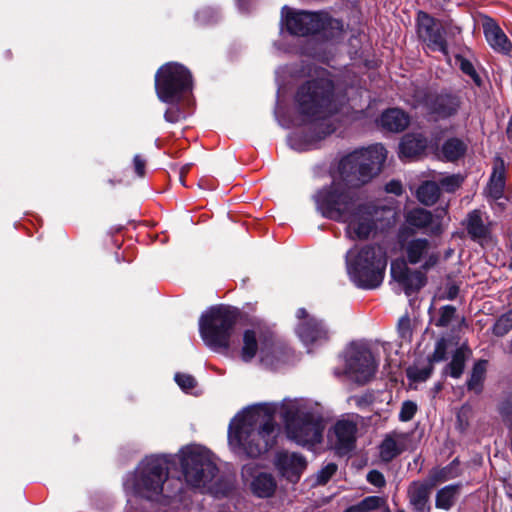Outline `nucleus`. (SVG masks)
<instances>
[{"label":"nucleus","instance_id":"nucleus-1","mask_svg":"<svg viewBox=\"0 0 512 512\" xmlns=\"http://www.w3.org/2000/svg\"><path fill=\"white\" fill-rule=\"evenodd\" d=\"M387 151L381 144L356 150L343 157L338 166L340 179L319 190L314 200L317 209L329 219L345 222L351 240H366L376 230L385 209L359 202L356 188L368 183L382 168Z\"/></svg>","mask_w":512,"mask_h":512},{"label":"nucleus","instance_id":"nucleus-2","mask_svg":"<svg viewBox=\"0 0 512 512\" xmlns=\"http://www.w3.org/2000/svg\"><path fill=\"white\" fill-rule=\"evenodd\" d=\"M228 440L234 449L251 458L267 452L275 442L273 414L264 407L246 411L230 423Z\"/></svg>","mask_w":512,"mask_h":512},{"label":"nucleus","instance_id":"nucleus-3","mask_svg":"<svg viewBox=\"0 0 512 512\" xmlns=\"http://www.w3.org/2000/svg\"><path fill=\"white\" fill-rule=\"evenodd\" d=\"M297 111L309 121L325 119L340 109L345 96L327 73L303 82L294 96Z\"/></svg>","mask_w":512,"mask_h":512},{"label":"nucleus","instance_id":"nucleus-4","mask_svg":"<svg viewBox=\"0 0 512 512\" xmlns=\"http://www.w3.org/2000/svg\"><path fill=\"white\" fill-rule=\"evenodd\" d=\"M347 270L356 286L364 289L377 288L383 281L387 257L380 246L365 245L360 250L346 253Z\"/></svg>","mask_w":512,"mask_h":512},{"label":"nucleus","instance_id":"nucleus-5","mask_svg":"<svg viewBox=\"0 0 512 512\" xmlns=\"http://www.w3.org/2000/svg\"><path fill=\"white\" fill-rule=\"evenodd\" d=\"M239 313L237 309L214 306L201 315L199 331L204 343L215 352H226L231 345Z\"/></svg>","mask_w":512,"mask_h":512},{"label":"nucleus","instance_id":"nucleus-6","mask_svg":"<svg viewBox=\"0 0 512 512\" xmlns=\"http://www.w3.org/2000/svg\"><path fill=\"white\" fill-rule=\"evenodd\" d=\"M287 30L298 36L319 34L326 40L339 38L343 33L342 21L332 18L326 12H308L286 9Z\"/></svg>","mask_w":512,"mask_h":512},{"label":"nucleus","instance_id":"nucleus-7","mask_svg":"<svg viewBox=\"0 0 512 512\" xmlns=\"http://www.w3.org/2000/svg\"><path fill=\"white\" fill-rule=\"evenodd\" d=\"M168 478V466L160 457L146 458L136 473L126 481L125 486L136 496L154 500L163 491V484Z\"/></svg>","mask_w":512,"mask_h":512},{"label":"nucleus","instance_id":"nucleus-8","mask_svg":"<svg viewBox=\"0 0 512 512\" xmlns=\"http://www.w3.org/2000/svg\"><path fill=\"white\" fill-rule=\"evenodd\" d=\"M287 437L301 446L320 443L324 424L322 418L307 409L290 408L285 413Z\"/></svg>","mask_w":512,"mask_h":512},{"label":"nucleus","instance_id":"nucleus-9","mask_svg":"<svg viewBox=\"0 0 512 512\" xmlns=\"http://www.w3.org/2000/svg\"><path fill=\"white\" fill-rule=\"evenodd\" d=\"M192 87V75L182 64L176 62L161 66L155 75V88L158 98L165 103L179 100L181 95Z\"/></svg>","mask_w":512,"mask_h":512},{"label":"nucleus","instance_id":"nucleus-10","mask_svg":"<svg viewBox=\"0 0 512 512\" xmlns=\"http://www.w3.org/2000/svg\"><path fill=\"white\" fill-rule=\"evenodd\" d=\"M183 476L188 485L202 488L215 478L218 468L208 454L197 449L183 452L181 459Z\"/></svg>","mask_w":512,"mask_h":512},{"label":"nucleus","instance_id":"nucleus-11","mask_svg":"<svg viewBox=\"0 0 512 512\" xmlns=\"http://www.w3.org/2000/svg\"><path fill=\"white\" fill-rule=\"evenodd\" d=\"M378 362L365 344L353 343L347 350L344 374L360 385L366 384L374 376Z\"/></svg>","mask_w":512,"mask_h":512},{"label":"nucleus","instance_id":"nucleus-12","mask_svg":"<svg viewBox=\"0 0 512 512\" xmlns=\"http://www.w3.org/2000/svg\"><path fill=\"white\" fill-rule=\"evenodd\" d=\"M413 234L414 231L409 227H401L398 231V242L410 264H421V269L428 271L438 263L440 254L426 238L408 240Z\"/></svg>","mask_w":512,"mask_h":512},{"label":"nucleus","instance_id":"nucleus-13","mask_svg":"<svg viewBox=\"0 0 512 512\" xmlns=\"http://www.w3.org/2000/svg\"><path fill=\"white\" fill-rule=\"evenodd\" d=\"M416 32L419 41L427 50L448 56L446 30L440 20L420 10L416 17Z\"/></svg>","mask_w":512,"mask_h":512},{"label":"nucleus","instance_id":"nucleus-14","mask_svg":"<svg viewBox=\"0 0 512 512\" xmlns=\"http://www.w3.org/2000/svg\"><path fill=\"white\" fill-rule=\"evenodd\" d=\"M296 318L299 321L296 333L305 345H320L329 340L328 327L305 308L297 310Z\"/></svg>","mask_w":512,"mask_h":512},{"label":"nucleus","instance_id":"nucleus-15","mask_svg":"<svg viewBox=\"0 0 512 512\" xmlns=\"http://www.w3.org/2000/svg\"><path fill=\"white\" fill-rule=\"evenodd\" d=\"M421 103L429 115L436 119H446L458 113L462 101L460 96L453 93H426Z\"/></svg>","mask_w":512,"mask_h":512},{"label":"nucleus","instance_id":"nucleus-16","mask_svg":"<svg viewBox=\"0 0 512 512\" xmlns=\"http://www.w3.org/2000/svg\"><path fill=\"white\" fill-rule=\"evenodd\" d=\"M446 214V208L436 209L435 214L424 208H414L406 213L405 221L411 227L427 230L430 235H439L443 232V219Z\"/></svg>","mask_w":512,"mask_h":512},{"label":"nucleus","instance_id":"nucleus-17","mask_svg":"<svg viewBox=\"0 0 512 512\" xmlns=\"http://www.w3.org/2000/svg\"><path fill=\"white\" fill-rule=\"evenodd\" d=\"M357 431V424L352 420L341 419L335 423L330 441L338 455H347L355 449Z\"/></svg>","mask_w":512,"mask_h":512},{"label":"nucleus","instance_id":"nucleus-18","mask_svg":"<svg viewBox=\"0 0 512 512\" xmlns=\"http://www.w3.org/2000/svg\"><path fill=\"white\" fill-rule=\"evenodd\" d=\"M391 275L403 287L408 296L419 291L427 280L421 270H411L404 260H396L391 263Z\"/></svg>","mask_w":512,"mask_h":512},{"label":"nucleus","instance_id":"nucleus-19","mask_svg":"<svg viewBox=\"0 0 512 512\" xmlns=\"http://www.w3.org/2000/svg\"><path fill=\"white\" fill-rule=\"evenodd\" d=\"M433 482L427 480H414L409 483L406 490V497L412 512H431L430 502Z\"/></svg>","mask_w":512,"mask_h":512},{"label":"nucleus","instance_id":"nucleus-20","mask_svg":"<svg viewBox=\"0 0 512 512\" xmlns=\"http://www.w3.org/2000/svg\"><path fill=\"white\" fill-rule=\"evenodd\" d=\"M275 465L284 478L296 483L306 469L307 461L299 453L283 451L277 454Z\"/></svg>","mask_w":512,"mask_h":512},{"label":"nucleus","instance_id":"nucleus-21","mask_svg":"<svg viewBox=\"0 0 512 512\" xmlns=\"http://www.w3.org/2000/svg\"><path fill=\"white\" fill-rule=\"evenodd\" d=\"M464 225L467 234L473 241L483 245L490 240L492 222L488 220V217H484V213L481 210L475 209L469 212Z\"/></svg>","mask_w":512,"mask_h":512},{"label":"nucleus","instance_id":"nucleus-22","mask_svg":"<svg viewBox=\"0 0 512 512\" xmlns=\"http://www.w3.org/2000/svg\"><path fill=\"white\" fill-rule=\"evenodd\" d=\"M408 435L403 432L392 431L385 435L379 446V455L382 461L391 462L407 448Z\"/></svg>","mask_w":512,"mask_h":512},{"label":"nucleus","instance_id":"nucleus-23","mask_svg":"<svg viewBox=\"0 0 512 512\" xmlns=\"http://www.w3.org/2000/svg\"><path fill=\"white\" fill-rule=\"evenodd\" d=\"M506 185V170L504 161L496 158L489 181L484 189V195L487 199H503Z\"/></svg>","mask_w":512,"mask_h":512},{"label":"nucleus","instance_id":"nucleus-24","mask_svg":"<svg viewBox=\"0 0 512 512\" xmlns=\"http://www.w3.org/2000/svg\"><path fill=\"white\" fill-rule=\"evenodd\" d=\"M484 35L489 45L498 52L507 54L511 51L512 44L503 30L493 21H487L483 25Z\"/></svg>","mask_w":512,"mask_h":512},{"label":"nucleus","instance_id":"nucleus-25","mask_svg":"<svg viewBox=\"0 0 512 512\" xmlns=\"http://www.w3.org/2000/svg\"><path fill=\"white\" fill-rule=\"evenodd\" d=\"M427 139L422 134H406L400 143L401 158H416L427 148Z\"/></svg>","mask_w":512,"mask_h":512},{"label":"nucleus","instance_id":"nucleus-26","mask_svg":"<svg viewBox=\"0 0 512 512\" xmlns=\"http://www.w3.org/2000/svg\"><path fill=\"white\" fill-rule=\"evenodd\" d=\"M381 126L391 132H401L409 125V116L398 108L384 111L380 118Z\"/></svg>","mask_w":512,"mask_h":512},{"label":"nucleus","instance_id":"nucleus-27","mask_svg":"<svg viewBox=\"0 0 512 512\" xmlns=\"http://www.w3.org/2000/svg\"><path fill=\"white\" fill-rule=\"evenodd\" d=\"M250 488L257 497L268 498L271 497L276 490V481L272 474L260 472L253 477Z\"/></svg>","mask_w":512,"mask_h":512},{"label":"nucleus","instance_id":"nucleus-28","mask_svg":"<svg viewBox=\"0 0 512 512\" xmlns=\"http://www.w3.org/2000/svg\"><path fill=\"white\" fill-rule=\"evenodd\" d=\"M264 333L260 329H247L243 333V346L241 357L245 362H250L258 352V342L262 340Z\"/></svg>","mask_w":512,"mask_h":512},{"label":"nucleus","instance_id":"nucleus-29","mask_svg":"<svg viewBox=\"0 0 512 512\" xmlns=\"http://www.w3.org/2000/svg\"><path fill=\"white\" fill-rule=\"evenodd\" d=\"M461 487V484H450L439 489L435 496V507L450 510L460 496Z\"/></svg>","mask_w":512,"mask_h":512},{"label":"nucleus","instance_id":"nucleus-30","mask_svg":"<svg viewBox=\"0 0 512 512\" xmlns=\"http://www.w3.org/2000/svg\"><path fill=\"white\" fill-rule=\"evenodd\" d=\"M386 497L367 496L355 505L349 506L343 512H373L386 508Z\"/></svg>","mask_w":512,"mask_h":512},{"label":"nucleus","instance_id":"nucleus-31","mask_svg":"<svg viewBox=\"0 0 512 512\" xmlns=\"http://www.w3.org/2000/svg\"><path fill=\"white\" fill-rule=\"evenodd\" d=\"M467 145L466 143L456 137L447 139L441 148V152L446 160L448 161H456L459 158L463 157L466 153Z\"/></svg>","mask_w":512,"mask_h":512},{"label":"nucleus","instance_id":"nucleus-32","mask_svg":"<svg viewBox=\"0 0 512 512\" xmlns=\"http://www.w3.org/2000/svg\"><path fill=\"white\" fill-rule=\"evenodd\" d=\"M486 360H479L472 368L469 380L467 381V388L475 394H480L483 390V382L486 374Z\"/></svg>","mask_w":512,"mask_h":512},{"label":"nucleus","instance_id":"nucleus-33","mask_svg":"<svg viewBox=\"0 0 512 512\" xmlns=\"http://www.w3.org/2000/svg\"><path fill=\"white\" fill-rule=\"evenodd\" d=\"M440 197V187L434 181H426L424 182L417 190V198L418 200L426 205L431 206Z\"/></svg>","mask_w":512,"mask_h":512},{"label":"nucleus","instance_id":"nucleus-34","mask_svg":"<svg viewBox=\"0 0 512 512\" xmlns=\"http://www.w3.org/2000/svg\"><path fill=\"white\" fill-rule=\"evenodd\" d=\"M466 362V354L464 348H458L454 352L450 363L446 366L445 371L453 378H460Z\"/></svg>","mask_w":512,"mask_h":512},{"label":"nucleus","instance_id":"nucleus-35","mask_svg":"<svg viewBox=\"0 0 512 512\" xmlns=\"http://www.w3.org/2000/svg\"><path fill=\"white\" fill-rule=\"evenodd\" d=\"M512 330V311L502 314L494 323L492 333L497 337H503Z\"/></svg>","mask_w":512,"mask_h":512},{"label":"nucleus","instance_id":"nucleus-36","mask_svg":"<svg viewBox=\"0 0 512 512\" xmlns=\"http://www.w3.org/2000/svg\"><path fill=\"white\" fill-rule=\"evenodd\" d=\"M433 372V365L428 362V365L425 367H409L406 370V374L408 379H410L413 382H424L426 381Z\"/></svg>","mask_w":512,"mask_h":512},{"label":"nucleus","instance_id":"nucleus-37","mask_svg":"<svg viewBox=\"0 0 512 512\" xmlns=\"http://www.w3.org/2000/svg\"><path fill=\"white\" fill-rule=\"evenodd\" d=\"M456 317V308L453 305H445L439 309V316L434 320L437 327H447Z\"/></svg>","mask_w":512,"mask_h":512},{"label":"nucleus","instance_id":"nucleus-38","mask_svg":"<svg viewBox=\"0 0 512 512\" xmlns=\"http://www.w3.org/2000/svg\"><path fill=\"white\" fill-rule=\"evenodd\" d=\"M397 331L402 341L410 342L412 339V327L409 316L405 315L401 317L397 324Z\"/></svg>","mask_w":512,"mask_h":512},{"label":"nucleus","instance_id":"nucleus-39","mask_svg":"<svg viewBox=\"0 0 512 512\" xmlns=\"http://www.w3.org/2000/svg\"><path fill=\"white\" fill-rule=\"evenodd\" d=\"M418 406L414 401L406 400L402 403L399 412V420L401 422H408L412 420L417 413Z\"/></svg>","mask_w":512,"mask_h":512},{"label":"nucleus","instance_id":"nucleus-40","mask_svg":"<svg viewBox=\"0 0 512 512\" xmlns=\"http://www.w3.org/2000/svg\"><path fill=\"white\" fill-rule=\"evenodd\" d=\"M456 60L460 65L461 71L464 74L470 76L472 78V80L475 82V84L479 86L481 84V79H480L479 75L477 74L473 64L469 60H467L466 58H464L462 56H457Z\"/></svg>","mask_w":512,"mask_h":512},{"label":"nucleus","instance_id":"nucleus-41","mask_svg":"<svg viewBox=\"0 0 512 512\" xmlns=\"http://www.w3.org/2000/svg\"><path fill=\"white\" fill-rule=\"evenodd\" d=\"M462 177L460 175H449L440 179L439 184L447 192H454L462 184Z\"/></svg>","mask_w":512,"mask_h":512},{"label":"nucleus","instance_id":"nucleus-42","mask_svg":"<svg viewBox=\"0 0 512 512\" xmlns=\"http://www.w3.org/2000/svg\"><path fill=\"white\" fill-rule=\"evenodd\" d=\"M446 342L444 339H441L436 342L433 353L428 357V362L432 365L436 362H441L446 358Z\"/></svg>","mask_w":512,"mask_h":512},{"label":"nucleus","instance_id":"nucleus-43","mask_svg":"<svg viewBox=\"0 0 512 512\" xmlns=\"http://www.w3.org/2000/svg\"><path fill=\"white\" fill-rule=\"evenodd\" d=\"M174 378L180 388L186 392L191 391L197 384L196 379L190 374L176 373Z\"/></svg>","mask_w":512,"mask_h":512},{"label":"nucleus","instance_id":"nucleus-44","mask_svg":"<svg viewBox=\"0 0 512 512\" xmlns=\"http://www.w3.org/2000/svg\"><path fill=\"white\" fill-rule=\"evenodd\" d=\"M337 465L335 463H328L324 466L316 476V483L319 485L326 484L331 477L336 473Z\"/></svg>","mask_w":512,"mask_h":512},{"label":"nucleus","instance_id":"nucleus-45","mask_svg":"<svg viewBox=\"0 0 512 512\" xmlns=\"http://www.w3.org/2000/svg\"><path fill=\"white\" fill-rule=\"evenodd\" d=\"M367 481L377 488H382L386 485V480L383 473L378 470L369 471L367 474Z\"/></svg>","mask_w":512,"mask_h":512},{"label":"nucleus","instance_id":"nucleus-46","mask_svg":"<svg viewBox=\"0 0 512 512\" xmlns=\"http://www.w3.org/2000/svg\"><path fill=\"white\" fill-rule=\"evenodd\" d=\"M164 118L167 122L170 123H177L181 119H184V113L181 111V109L178 106L170 107L166 110L164 114Z\"/></svg>","mask_w":512,"mask_h":512},{"label":"nucleus","instance_id":"nucleus-47","mask_svg":"<svg viewBox=\"0 0 512 512\" xmlns=\"http://www.w3.org/2000/svg\"><path fill=\"white\" fill-rule=\"evenodd\" d=\"M133 166L135 173L139 177H143L145 175L146 160L141 155L137 154L134 156Z\"/></svg>","mask_w":512,"mask_h":512},{"label":"nucleus","instance_id":"nucleus-48","mask_svg":"<svg viewBox=\"0 0 512 512\" xmlns=\"http://www.w3.org/2000/svg\"><path fill=\"white\" fill-rule=\"evenodd\" d=\"M499 413L506 422L512 416V400H505L499 406Z\"/></svg>","mask_w":512,"mask_h":512},{"label":"nucleus","instance_id":"nucleus-49","mask_svg":"<svg viewBox=\"0 0 512 512\" xmlns=\"http://www.w3.org/2000/svg\"><path fill=\"white\" fill-rule=\"evenodd\" d=\"M490 203L491 208L495 212H503L506 209L507 204V198L503 196V199L497 200V199H487Z\"/></svg>","mask_w":512,"mask_h":512},{"label":"nucleus","instance_id":"nucleus-50","mask_svg":"<svg viewBox=\"0 0 512 512\" xmlns=\"http://www.w3.org/2000/svg\"><path fill=\"white\" fill-rule=\"evenodd\" d=\"M386 191L388 193H393L395 195H401L402 194V185L399 181H390L386 184Z\"/></svg>","mask_w":512,"mask_h":512},{"label":"nucleus","instance_id":"nucleus-51","mask_svg":"<svg viewBox=\"0 0 512 512\" xmlns=\"http://www.w3.org/2000/svg\"><path fill=\"white\" fill-rule=\"evenodd\" d=\"M469 412H470V408L468 406H466V405L462 406L460 411L457 414L458 421L460 423H462L463 420L465 419V421L467 422V416H468Z\"/></svg>","mask_w":512,"mask_h":512},{"label":"nucleus","instance_id":"nucleus-52","mask_svg":"<svg viewBox=\"0 0 512 512\" xmlns=\"http://www.w3.org/2000/svg\"><path fill=\"white\" fill-rule=\"evenodd\" d=\"M447 298L452 300L454 299L458 294V288L456 286H451L448 289Z\"/></svg>","mask_w":512,"mask_h":512},{"label":"nucleus","instance_id":"nucleus-53","mask_svg":"<svg viewBox=\"0 0 512 512\" xmlns=\"http://www.w3.org/2000/svg\"><path fill=\"white\" fill-rule=\"evenodd\" d=\"M209 13L208 10H201L199 11L197 14H196V17H197V20L201 23H205L206 22V16L207 14Z\"/></svg>","mask_w":512,"mask_h":512},{"label":"nucleus","instance_id":"nucleus-54","mask_svg":"<svg viewBox=\"0 0 512 512\" xmlns=\"http://www.w3.org/2000/svg\"><path fill=\"white\" fill-rule=\"evenodd\" d=\"M188 169H189V166H184V167H182V169H181V172H180V176H181V177H180V180H181L182 184L184 183L183 178H184V175H186V174H187Z\"/></svg>","mask_w":512,"mask_h":512},{"label":"nucleus","instance_id":"nucleus-55","mask_svg":"<svg viewBox=\"0 0 512 512\" xmlns=\"http://www.w3.org/2000/svg\"><path fill=\"white\" fill-rule=\"evenodd\" d=\"M379 511H380V512H391V510H390V508H389L388 504L386 505V508H382V509H380ZM396 512H406V511H405V510H403V509H399V510H397Z\"/></svg>","mask_w":512,"mask_h":512},{"label":"nucleus","instance_id":"nucleus-56","mask_svg":"<svg viewBox=\"0 0 512 512\" xmlns=\"http://www.w3.org/2000/svg\"><path fill=\"white\" fill-rule=\"evenodd\" d=\"M510 249L512 251V237L510 238Z\"/></svg>","mask_w":512,"mask_h":512},{"label":"nucleus","instance_id":"nucleus-57","mask_svg":"<svg viewBox=\"0 0 512 512\" xmlns=\"http://www.w3.org/2000/svg\"><path fill=\"white\" fill-rule=\"evenodd\" d=\"M510 310L512 311V308Z\"/></svg>","mask_w":512,"mask_h":512}]
</instances>
